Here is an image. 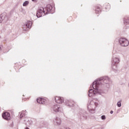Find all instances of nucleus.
Wrapping results in <instances>:
<instances>
[{
	"label": "nucleus",
	"instance_id": "nucleus-1",
	"mask_svg": "<svg viewBox=\"0 0 129 129\" xmlns=\"http://www.w3.org/2000/svg\"><path fill=\"white\" fill-rule=\"evenodd\" d=\"M109 78L107 76L101 77L96 81L94 82L92 85H91L90 88H93L94 90L90 89L89 90V96L90 97H92V96H94L96 93H101L100 89H99V86H100L101 84H103L104 87L109 88Z\"/></svg>",
	"mask_w": 129,
	"mask_h": 129
},
{
	"label": "nucleus",
	"instance_id": "nucleus-2",
	"mask_svg": "<svg viewBox=\"0 0 129 129\" xmlns=\"http://www.w3.org/2000/svg\"><path fill=\"white\" fill-rule=\"evenodd\" d=\"M118 42L120 45L122 47H127L129 45V41L124 38H121L119 39Z\"/></svg>",
	"mask_w": 129,
	"mask_h": 129
},
{
	"label": "nucleus",
	"instance_id": "nucleus-3",
	"mask_svg": "<svg viewBox=\"0 0 129 129\" xmlns=\"http://www.w3.org/2000/svg\"><path fill=\"white\" fill-rule=\"evenodd\" d=\"M45 15H48V12L45 13L43 8H40L38 10L36 14L37 18H41V17H43Z\"/></svg>",
	"mask_w": 129,
	"mask_h": 129
},
{
	"label": "nucleus",
	"instance_id": "nucleus-4",
	"mask_svg": "<svg viewBox=\"0 0 129 129\" xmlns=\"http://www.w3.org/2000/svg\"><path fill=\"white\" fill-rule=\"evenodd\" d=\"M120 61L118 57H114V55L113 56L112 65H113L112 67L113 70H116V64L119 63Z\"/></svg>",
	"mask_w": 129,
	"mask_h": 129
},
{
	"label": "nucleus",
	"instance_id": "nucleus-5",
	"mask_svg": "<svg viewBox=\"0 0 129 129\" xmlns=\"http://www.w3.org/2000/svg\"><path fill=\"white\" fill-rule=\"evenodd\" d=\"M45 9L47 14H54V12H55V8H53L52 5L50 4L46 5V7Z\"/></svg>",
	"mask_w": 129,
	"mask_h": 129
},
{
	"label": "nucleus",
	"instance_id": "nucleus-6",
	"mask_svg": "<svg viewBox=\"0 0 129 129\" xmlns=\"http://www.w3.org/2000/svg\"><path fill=\"white\" fill-rule=\"evenodd\" d=\"M61 109H62L61 108V107L59 104H55L53 105L52 107V110L54 112H59V111H61Z\"/></svg>",
	"mask_w": 129,
	"mask_h": 129
},
{
	"label": "nucleus",
	"instance_id": "nucleus-7",
	"mask_svg": "<svg viewBox=\"0 0 129 129\" xmlns=\"http://www.w3.org/2000/svg\"><path fill=\"white\" fill-rule=\"evenodd\" d=\"M96 104H97V103H94V102H93V101H91L87 105L88 109L90 110V109H92L93 108H96Z\"/></svg>",
	"mask_w": 129,
	"mask_h": 129
},
{
	"label": "nucleus",
	"instance_id": "nucleus-8",
	"mask_svg": "<svg viewBox=\"0 0 129 129\" xmlns=\"http://www.w3.org/2000/svg\"><path fill=\"white\" fill-rule=\"evenodd\" d=\"M2 117L6 120H10L11 119V114L8 112H5L3 113Z\"/></svg>",
	"mask_w": 129,
	"mask_h": 129
},
{
	"label": "nucleus",
	"instance_id": "nucleus-9",
	"mask_svg": "<svg viewBox=\"0 0 129 129\" xmlns=\"http://www.w3.org/2000/svg\"><path fill=\"white\" fill-rule=\"evenodd\" d=\"M65 105L71 107L74 105V101L72 100H66L64 102Z\"/></svg>",
	"mask_w": 129,
	"mask_h": 129
},
{
	"label": "nucleus",
	"instance_id": "nucleus-10",
	"mask_svg": "<svg viewBox=\"0 0 129 129\" xmlns=\"http://www.w3.org/2000/svg\"><path fill=\"white\" fill-rule=\"evenodd\" d=\"M54 100L56 103H63L64 102L63 97L56 96L54 98Z\"/></svg>",
	"mask_w": 129,
	"mask_h": 129
},
{
	"label": "nucleus",
	"instance_id": "nucleus-11",
	"mask_svg": "<svg viewBox=\"0 0 129 129\" xmlns=\"http://www.w3.org/2000/svg\"><path fill=\"white\" fill-rule=\"evenodd\" d=\"M80 115L81 118H83L84 119H86L87 118V112L84 110V111H81L80 112Z\"/></svg>",
	"mask_w": 129,
	"mask_h": 129
},
{
	"label": "nucleus",
	"instance_id": "nucleus-12",
	"mask_svg": "<svg viewBox=\"0 0 129 129\" xmlns=\"http://www.w3.org/2000/svg\"><path fill=\"white\" fill-rule=\"evenodd\" d=\"M24 123L27 125H32L33 124V122L31 120H29L28 118H25L24 120Z\"/></svg>",
	"mask_w": 129,
	"mask_h": 129
},
{
	"label": "nucleus",
	"instance_id": "nucleus-13",
	"mask_svg": "<svg viewBox=\"0 0 129 129\" xmlns=\"http://www.w3.org/2000/svg\"><path fill=\"white\" fill-rule=\"evenodd\" d=\"M8 18L7 16H4L3 14L0 15V24L2 23L3 21H5V22H7Z\"/></svg>",
	"mask_w": 129,
	"mask_h": 129
},
{
	"label": "nucleus",
	"instance_id": "nucleus-14",
	"mask_svg": "<svg viewBox=\"0 0 129 129\" xmlns=\"http://www.w3.org/2000/svg\"><path fill=\"white\" fill-rule=\"evenodd\" d=\"M54 123L56 125H60V124H61V119H60V118L56 117L54 120Z\"/></svg>",
	"mask_w": 129,
	"mask_h": 129
},
{
	"label": "nucleus",
	"instance_id": "nucleus-15",
	"mask_svg": "<svg viewBox=\"0 0 129 129\" xmlns=\"http://www.w3.org/2000/svg\"><path fill=\"white\" fill-rule=\"evenodd\" d=\"M32 25H33V23L31 21H28L27 22L26 24L24 25L25 27H26V28H28V29H31V27H32Z\"/></svg>",
	"mask_w": 129,
	"mask_h": 129
},
{
	"label": "nucleus",
	"instance_id": "nucleus-16",
	"mask_svg": "<svg viewBox=\"0 0 129 129\" xmlns=\"http://www.w3.org/2000/svg\"><path fill=\"white\" fill-rule=\"evenodd\" d=\"M123 23H124V25H128L129 17H125L123 19Z\"/></svg>",
	"mask_w": 129,
	"mask_h": 129
},
{
	"label": "nucleus",
	"instance_id": "nucleus-17",
	"mask_svg": "<svg viewBox=\"0 0 129 129\" xmlns=\"http://www.w3.org/2000/svg\"><path fill=\"white\" fill-rule=\"evenodd\" d=\"M26 115V112L25 111H22L20 113V119L23 118Z\"/></svg>",
	"mask_w": 129,
	"mask_h": 129
},
{
	"label": "nucleus",
	"instance_id": "nucleus-18",
	"mask_svg": "<svg viewBox=\"0 0 129 129\" xmlns=\"http://www.w3.org/2000/svg\"><path fill=\"white\" fill-rule=\"evenodd\" d=\"M90 113H95V108H93V109H88Z\"/></svg>",
	"mask_w": 129,
	"mask_h": 129
},
{
	"label": "nucleus",
	"instance_id": "nucleus-19",
	"mask_svg": "<svg viewBox=\"0 0 129 129\" xmlns=\"http://www.w3.org/2000/svg\"><path fill=\"white\" fill-rule=\"evenodd\" d=\"M30 3V2H29V1H25L23 3V7H27V6L29 5V4Z\"/></svg>",
	"mask_w": 129,
	"mask_h": 129
},
{
	"label": "nucleus",
	"instance_id": "nucleus-20",
	"mask_svg": "<svg viewBox=\"0 0 129 129\" xmlns=\"http://www.w3.org/2000/svg\"><path fill=\"white\" fill-rule=\"evenodd\" d=\"M95 11H96V14H99V13L101 12V10H100V8H99V7H97Z\"/></svg>",
	"mask_w": 129,
	"mask_h": 129
},
{
	"label": "nucleus",
	"instance_id": "nucleus-21",
	"mask_svg": "<svg viewBox=\"0 0 129 129\" xmlns=\"http://www.w3.org/2000/svg\"><path fill=\"white\" fill-rule=\"evenodd\" d=\"M45 101H46V100L45 99L42 98L41 101L40 102V103L41 104H44Z\"/></svg>",
	"mask_w": 129,
	"mask_h": 129
},
{
	"label": "nucleus",
	"instance_id": "nucleus-22",
	"mask_svg": "<svg viewBox=\"0 0 129 129\" xmlns=\"http://www.w3.org/2000/svg\"><path fill=\"white\" fill-rule=\"evenodd\" d=\"M41 101L42 98H39L37 99V102H38V103H40V102H41Z\"/></svg>",
	"mask_w": 129,
	"mask_h": 129
},
{
	"label": "nucleus",
	"instance_id": "nucleus-23",
	"mask_svg": "<svg viewBox=\"0 0 129 129\" xmlns=\"http://www.w3.org/2000/svg\"><path fill=\"white\" fill-rule=\"evenodd\" d=\"M117 105L118 107H120V106H121V102H120V101L118 102L117 103Z\"/></svg>",
	"mask_w": 129,
	"mask_h": 129
},
{
	"label": "nucleus",
	"instance_id": "nucleus-24",
	"mask_svg": "<svg viewBox=\"0 0 129 129\" xmlns=\"http://www.w3.org/2000/svg\"><path fill=\"white\" fill-rule=\"evenodd\" d=\"M106 117L105 115H102L101 116V119H102L103 120H105L106 119Z\"/></svg>",
	"mask_w": 129,
	"mask_h": 129
},
{
	"label": "nucleus",
	"instance_id": "nucleus-25",
	"mask_svg": "<svg viewBox=\"0 0 129 129\" xmlns=\"http://www.w3.org/2000/svg\"><path fill=\"white\" fill-rule=\"evenodd\" d=\"M32 2H34V3H37V0H32Z\"/></svg>",
	"mask_w": 129,
	"mask_h": 129
},
{
	"label": "nucleus",
	"instance_id": "nucleus-26",
	"mask_svg": "<svg viewBox=\"0 0 129 129\" xmlns=\"http://www.w3.org/2000/svg\"><path fill=\"white\" fill-rule=\"evenodd\" d=\"M110 113H111V114H112V113H113V111L111 110V111H110Z\"/></svg>",
	"mask_w": 129,
	"mask_h": 129
},
{
	"label": "nucleus",
	"instance_id": "nucleus-27",
	"mask_svg": "<svg viewBox=\"0 0 129 129\" xmlns=\"http://www.w3.org/2000/svg\"><path fill=\"white\" fill-rule=\"evenodd\" d=\"M25 129H30L29 127H26Z\"/></svg>",
	"mask_w": 129,
	"mask_h": 129
},
{
	"label": "nucleus",
	"instance_id": "nucleus-28",
	"mask_svg": "<svg viewBox=\"0 0 129 129\" xmlns=\"http://www.w3.org/2000/svg\"><path fill=\"white\" fill-rule=\"evenodd\" d=\"M1 46H0V51H1Z\"/></svg>",
	"mask_w": 129,
	"mask_h": 129
}]
</instances>
